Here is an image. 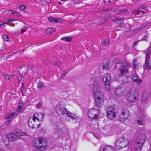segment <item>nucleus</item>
<instances>
[{"label":"nucleus","mask_w":151,"mask_h":151,"mask_svg":"<svg viewBox=\"0 0 151 151\" xmlns=\"http://www.w3.org/2000/svg\"><path fill=\"white\" fill-rule=\"evenodd\" d=\"M114 69H116L117 68V66L116 65H114Z\"/></svg>","instance_id":"6e6d98bb"},{"label":"nucleus","mask_w":151,"mask_h":151,"mask_svg":"<svg viewBox=\"0 0 151 151\" xmlns=\"http://www.w3.org/2000/svg\"><path fill=\"white\" fill-rule=\"evenodd\" d=\"M130 144L129 140L121 137L118 139L115 144V146L117 149H120L128 146Z\"/></svg>","instance_id":"423d86ee"},{"label":"nucleus","mask_w":151,"mask_h":151,"mask_svg":"<svg viewBox=\"0 0 151 151\" xmlns=\"http://www.w3.org/2000/svg\"><path fill=\"white\" fill-rule=\"evenodd\" d=\"M0 151H3V150L1 149H0Z\"/></svg>","instance_id":"13d9d810"},{"label":"nucleus","mask_w":151,"mask_h":151,"mask_svg":"<svg viewBox=\"0 0 151 151\" xmlns=\"http://www.w3.org/2000/svg\"><path fill=\"white\" fill-rule=\"evenodd\" d=\"M18 105L19 106L18 107L22 108L23 105L22 101H20L18 104Z\"/></svg>","instance_id":"f704fd0d"},{"label":"nucleus","mask_w":151,"mask_h":151,"mask_svg":"<svg viewBox=\"0 0 151 151\" xmlns=\"http://www.w3.org/2000/svg\"><path fill=\"white\" fill-rule=\"evenodd\" d=\"M22 109V108L18 107L16 111L17 112H19L21 111Z\"/></svg>","instance_id":"a18cd8bd"},{"label":"nucleus","mask_w":151,"mask_h":151,"mask_svg":"<svg viewBox=\"0 0 151 151\" xmlns=\"http://www.w3.org/2000/svg\"><path fill=\"white\" fill-rule=\"evenodd\" d=\"M25 90V88L24 86V85L23 84V85L22 84V86L20 89V91L22 93L23 92V90Z\"/></svg>","instance_id":"4c0bfd02"},{"label":"nucleus","mask_w":151,"mask_h":151,"mask_svg":"<svg viewBox=\"0 0 151 151\" xmlns=\"http://www.w3.org/2000/svg\"><path fill=\"white\" fill-rule=\"evenodd\" d=\"M145 135L144 134H142L139 133L138 134L137 132L135 134L134 147L136 151H140L141 150L142 146L141 141L145 139Z\"/></svg>","instance_id":"20e7f679"},{"label":"nucleus","mask_w":151,"mask_h":151,"mask_svg":"<svg viewBox=\"0 0 151 151\" xmlns=\"http://www.w3.org/2000/svg\"><path fill=\"white\" fill-rule=\"evenodd\" d=\"M104 3H105V0H104Z\"/></svg>","instance_id":"052dcab7"},{"label":"nucleus","mask_w":151,"mask_h":151,"mask_svg":"<svg viewBox=\"0 0 151 151\" xmlns=\"http://www.w3.org/2000/svg\"><path fill=\"white\" fill-rule=\"evenodd\" d=\"M48 19L50 21L54 23L60 22L63 21L60 19H57L51 17H49Z\"/></svg>","instance_id":"dca6fc26"},{"label":"nucleus","mask_w":151,"mask_h":151,"mask_svg":"<svg viewBox=\"0 0 151 151\" xmlns=\"http://www.w3.org/2000/svg\"><path fill=\"white\" fill-rule=\"evenodd\" d=\"M150 52V51H148L147 52L146 54V61L149 60Z\"/></svg>","instance_id":"7c9ffc66"},{"label":"nucleus","mask_w":151,"mask_h":151,"mask_svg":"<svg viewBox=\"0 0 151 151\" xmlns=\"http://www.w3.org/2000/svg\"><path fill=\"white\" fill-rule=\"evenodd\" d=\"M145 67L147 69H151V60L145 61Z\"/></svg>","instance_id":"4be33fe9"},{"label":"nucleus","mask_w":151,"mask_h":151,"mask_svg":"<svg viewBox=\"0 0 151 151\" xmlns=\"http://www.w3.org/2000/svg\"><path fill=\"white\" fill-rule=\"evenodd\" d=\"M93 92L96 105L98 107H101L104 104V97L103 93L100 90V86L96 82L93 84Z\"/></svg>","instance_id":"f257e3e1"},{"label":"nucleus","mask_w":151,"mask_h":151,"mask_svg":"<svg viewBox=\"0 0 151 151\" xmlns=\"http://www.w3.org/2000/svg\"><path fill=\"white\" fill-rule=\"evenodd\" d=\"M132 78L133 81L138 84L142 83V81L139 79L137 76L136 74H133L132 76Z\"/></svg>","instance_id":"4468645a"},{"label":"nucleus","mask_w":151,"mask_h":151,"mask_svg":"<svg viewBox=\"0 0 151 151\" xmlns=\"http://www.w3.org/2000/svg\"><path fill=\"white\" fill-rule=\"evenodd\" d=\"M54 132L58 137H64L67 133V131L65 129L57 128L55 129Z\"/></svg>","instance_id":"f8f14e48"},{"label":"nucleus","mask_w":151,"mask_h":151,"mask_svg":"<svg viewBox=\"0 0 151 151\" xmlns=\"http://www.w3.org/2000/svg\"><path fill=\"white\" fill-rule=\"evenodd\" d=\"M7 142H5V141L4 142V143L6 145H8L9 144V142L8 141H7Z\"/></svg>","instance_id":"5fc2aeb1"},{"label":"nucleus","mask_w":151,"mask_h":151,"mask_svg":"<svg viewBox=\"0 0 151 151\" xmlns=\"http://www.w3.org/2000/svg\"><path fill=\"white\" fill-rule=\"evenodd\" d=\"M129 67L130 64L126 60L122 62L120 68L121 75H123L124 73L127 72Z\"/></svg>","instance_id":"9d476101"},{"label":"nucleus","mask_w":151,"mask_h":151,"mask_svg":"<svg viewBox=\"0 0 151 151\" xmlns=\"http://www.w3.org/2000/svg\"><path fill=\"white\" fill-rule=\"evenodd\" d=\"M103 151H115L114 148L109 145L105 146L103 148Z\"/></svg>","instance_id":"aec40b11"},{"label":"nucleus","mask_w":151,"mask_h":151,"mask_svg":"<svg viewBox=\"0 0 151 151\" xmlns=\"http://www.w3.org/2000/svg\"><path fill=\"white\" fill-rule=\"evenodd\" d=\"M138 11L140 13V12H141V13H145V12H146V10H145V9H144L143 11L139 10Z\"/></svg>","instance_id":"de8ad7c7"},{"label":"nucleus","mask_w":151,"mask_h":151,"mask_svg":"<svg viewBox=\"0 0 151 151\" xmlns=\"http://www.w3.org/2000/svg\"><path fill=\"white\" fill-rule=\"evenodd\" d=\"M60 64V62L57 61L54 64V65L56 67H58Z\"/></svg>","instance_id":"ea45409f"},{"label":"nucleus","mask_w":151,"mask_h":151,"mask_svg":"<svg viewBox=\"0 0 151 151\" xmlns=\"http://www.w3.org/2000/svg\"><path fill=\"white\" fill-rule=\"evenodd\" d=\"M108 2H109V3H110L111 2V1L110 0H109Z\"/></svg>","instance_id":"4d7b16f0"},{"label":"nucleus","mask_w":151,"mask_h":151,"mask_svg":"<svg viewBox=\"0 0 151 151\" xmlns=\"http://www.w3.org/2000/svg\"><path fill=\"white\" fill-rule=\"evenodd\" d=\"M44 114L41 112L35 113L33 115V118L31 119H30L28 122V125L29 127L32 129L35 128H38L40 125V123L39 124H35L36 120L39 122L42 121L43 120Z\"/></svg>","instance_id":"7ed1b4c3"},{"label":"nucleus","mask_w":151,"mask_h":151,"mask_svg":"<svg viewBox=\"0 0 151 151\" xmlns=\"http://www.w3.org/2000/svg\"><path fill=\"white\" fill-rule=\"evenodd\" d=\"M47 140L43 138H39L35 139L33 142V145L38 150H42L47 147Z\"/></svg>","instance_id":"39448f33"},{"label":"nucleus","mask_w":151,"mask_h":151,"mask_svg":"<svg viewBox=\"0 0 151 151\" xmlns=\"http://www.w3.org/2000/svg\"><path fill=\"white\" fill-rule=\"evenodd\" d=\"M116 109L113 106L108 107L106 109V115L107 118L110 120L114 119L116 116Z\"/></svg>","instance_id":"6e6552de"},{"label":"nucleus","mask_w":151,"mask_h":151,"mask_svg":"<svg viewBox=\"0 0 151 151\" xmlns=\"http://www.w3.org/2000/svg\"><path fill=\"white\" fill-rule=\"evenodd\" d=\"M3 38L4 41H8L9 37L6 35H4L3 37Z\"/></svg>","instance_id":"72a5a7b5"},{"label":"nucleus","mask_w":151,"mask_h":151,"mask_svg":"<svg viewBox=\"0 0 151 151\" xmlns=\"http://www.w3.org/2000/svg\"><path fill=\"white\" fill-rule=\"evenodd\" d=\"M36 106L37 107H40L41 106V104L40 103H39L37 104Z\"/></svg>","instance_id":"09e8293b"},{"label":"nucleus","mask_w":151,"mask_h":151,"mask_svg":"<svg viewBox=\"0 0 151 151\" xmlns=\"http://www.w3.org/2000/svg\"><path fill=\"white\" fill-rule=\"evenodd\" d=\"M138 96V93L134 88L131 89L127 94L126 98L127 101L130 103L135 102Z\"/></svg>","instance_id":"0eeeda50"},{"label":"nucleus","mask_w":151,"mask_h":151,"mask_svg":"<svg viewBox=\"0 0 151 151\" xmlns=\"http://www.w3.org/2000/svg\"><path fill=\"white\" fill-rule=\"evenodd\" d=\"M55 31V29L52 28H49L47 29L45 31V32L47 34H51Z\"/></svg>","instance_id":"5701e85b"},{"label":"nucleus","mask_w":151,"mask_h":151,"mask_svg":"<svg viewBox=\"0 0 151 151\" xmlns=\"http://www.w3.org/2000/svg\"><path fill=\"white\" fill-rule=\"evenodd\" d=\"M73 1L76 4H79L80 3L79 0H73Z\"/></svg>","instance_id":"c03bdc74"},{"label":"nucleus","mask_w":151,"mask_h":151,"mask_svg":"<svg viewBox=\"0 0 151 151\" xmlns=\"http://www.w3.org/2000/svg\"><path fill=\"white\" fill-rule=\"evenodd\" d=\"M15 136V134L13 133H10L7 135L8 139L9 141H14L17 140V137Z\"/></svg>","instance_id":"2eb2a0df"},{"label":"nucleus","mask_w":151,"mask_h":151,"mask_svg":"<svg viewBox=\"0 0 151 151\" xmlns=\"http://www.w3.org/2000/svg\"><path fill=\"white\" fill-rule=\"evenodd\" d=\"M125 81H122V83H125L128 82V78L127 77H125Z\"/></svg>","instance_id":"79ce46f5"},{"label":"nucleus","mask_w":151,"mask_h":151,"mask_svg":"<svg viewBox=\"0 0 151 151\" xmlns=\"http://www.w3.org/2000/svg\"><path fill=\"white\" fill-rule=\"evenodd\" d=\"M26 8V6L24 5H22L19 7V9L20 10H24Z\"/></svg>","instance_id":"a19ab883"},{"label":"nucleus","mask_w":151,"mask_h":151,"mask_svg":"<svg viewBox=\"0 0 151 151\" xmlns=\"http://www.w3.org/2000/svg\"><path fill=\"white\" fill-rule=\"evenodd\" d=\"M24 80V77L22 76H20L18 77V81L20 83H22V84L23 85V81Z\"/></svg>","instance_id":"c756f323"},{"label":"nucleus","mask_w":151,"mask_h":151,"mask_svg":"<svg viewBox=\"0 0 151 151\" xmlns=\"http://www.w3.org/2000/svg\"><path fill=\"white\" fill-rule=\"evenodd\" d=\"M102 44L103 45L106 46L109 45L110 44V42L108 40H106L102 42Z\"/></svg>","instance_id":"cd10ccee"},{"label":"nucleus","mask_w":151,"mask_h":151,"mask_svg":"<svg viewBox=\"0 0 151 151\" xmlns=\"http://www.w3.org/2000/svg\"><path fill=\"white\" fill-rule=\"evenodd\" d=\"M14 76H9L8 75H6L5 76V78L9 80L10 81H12L14 79Z\"/></svg>","instance_id":"a878e982"},{"label":"nucleus","mask_w":151,"mask_h":151,"mask_svg":"<svg viewBox=\"0 0 151 151\" xmlns=\"http://www.w3.org/2000/svg\"><path fill=\"white\" fill-rule=\"evenodd\" d=\"M135 30L137 31V32H139L140 31L141 29L139 28L136 29Z\"/></svg>","instance_id":"3c124183"},{"label":"nucleus","mask_w":151,"mask_h":151,"mask_svg":"<svg viewBox=\"0 0 151 151\" xmlns=\"http://www.w3.org/2000/svg\"><path fill=\"white\" fill-rule=\"evenodd\" d=\"M139 42V41L135 42L134 44V46L137 45Z\"/></svg>","instance_id":"603ef678"},{"label":"nucleus","mask_w":151,"mask_h":151,"mask_svg":"<svg viewBox=\"0 0 151 151\" xmlns=\"http://www.w3.org/2000/svg\"><path fill=\"white\" fill-rule=\"evenodd\" d=\"M28 70V66L23 65L21 66V68L19 70V71L21 72L23 74H25L27 72Z\"/></svg>","instance_id":"f3484780"},{"label":"nucleus","mask_w":151,"mask_h":151,"mask_svg":"<svg viewBox=\"0 0 151 151\" xmlns=\"http://www.w3.org/2000/svg\"><path fill=\"white\" fill-rule=\"evenodd\" d=\"M11 122L12 121L11 120H9L6 122V124L7 125H9L11 123Z\"/></svg>","instance_id":"37998d69"},{"label":"nucleus","mask_w":151,"mask_h":151,"mask_svg":"<svg viewBox=\"0 0 151 151\" xmlns=\"http://www.w3.org/2000/svg\"><path fill=\"white\" fill-rule=\"evenodd\" d=\"M12 21V20L10 19L7 20V22H4L2 21H0V27H2L3 26H4L5 24H6Z\"/></svg>","instance_id":"393cba45"},{"label":"nucleus","mask_w":151,"mask_h":151,"mask_svg":"<svg viewBox=\"0 0 151 151\" xmlns=\"http://www.w3.org/2000/svg\"><path fill=\"white\" fill-rule=\"evenodd\" d=\"M114 63L116 64H119L120 62L119 60L117 59L115 60L114 61Z\"/></svg>","instance_id":"58836bf2"},{"label":"nucleus","mask_w":151,"mask_h":151,"mask_svg":"<svg viewBox=\"0 0 151 151\" xmlns=\"http://www.w3.org/2000/svg\"><path fill=\"white\" fill-rule=\"evenodd\" d=\"M66 74L67 73L65 71H64L63 72L62 75L65 76Z\"/></svg>","instance_id":"864d4df0"},{"label":"nucleus","mask_w":151,"mask_h":151,"mask_svg":"<svg viewBox=\"0 0 151 151\" xmlns=\"http://www.w3.org/2000/svg\"><path fill=\"white\" fill-rule=\"evenodd\" d=\"M27 29V27H25L24 29H22L21 30V33L22 34Z\"/></svg>","instance_id":"e433bc0d"},{"label":"nucleus","mask_w":151,"mask_h":151,"mask_svg":"<svg viewBox=\"0 0 151 151\" xmlns=\"http://www.w3.org/2000/svg\"><path fill=\"white\" fill-rule=\"evenodd\" d=\"M137 65L138 64L136 63V60H134L133 62V66L134 68L135 69Z\"/></svg>","instance_id":"c9c22d12"},{"label":"nucleus","mask_w":151,"mask_h":151,"mask_svg":"<svg viewBox=\"0 0 151 151\" xmlns=\"http://www.w3.org/2000/svg\"><path fill=\"white\" fill-rule=\"evenodd\" d=\"M11 11L10 10H7V11H6V12H5L6 13H7V14H10V13L11 14Z\"/></svg>","instance_id":"8fccbe9b"},{"label":"nucleus","mask_w":151,"mask_h":151,"mask_svg":"<svg viewBox=\"0 0 151 151\" xmlns=\"http://www.w3.org/2000/svg\"><path fill=\"white\" fill-rule=\"evenodd\" d=\"M147 92H143L142 94V99L146 100L147 98Z\"/></svg>","instance_id":"c85d7f7f"},{"label":"nucleus","mask_w":151,"mask_h":151,"mask_svg":"<svg viewBox=\"0 0 151 151\" xmlns=\"http://www.w3.org/2000/svg\"><path fill=\"white\" fill-rule=\"evenodd\" d=\"M137 123L139 125H142L143 124V123L142 121L140 120H137Z\"/></svg>","instance_id":"49530a36"},{"label":"nucleus","mask_w":151,"mask_h":151,"mask_svg":"<svg viewBox=\"0 0 151 151\" xmlns=\"http://www.w3.org/2000/svg\"><path fill=\"white\" fill-rule=\"evenodd\" d=\"M109 61L106 59H105L104 60V62L103 63V68L104 70H108L110 67L109 66Z\"/></svg>","instance_id":"ddd939ff"},{"label":"nucleus","mask_w":151,"mask_h":151,"mask_svg":"<svg viewBox=\"0 0 151 151\" xmlns=\"http://www.w3.org/2000/svg\"><path fill=\"white\" fill-rule=\"evenodd\" d=\"M55 110L59 114L63 115L66 113L67 117H69L74 122L77 121V116L75 114L67 111L65 106L64 105L60 104L57 105L55 108Z\"/></svg>","instance_id":"f03ea898"},{"label":"nucleus","mask_w":151,"mask_h":151,"mask_svg":"<svg viewBox=\"0 0 151 151\" xmlns=\"http://www.w3.org/2000/svg\"><path fill=\"white\" fill-rule=\"evenodd\" d=\"M88 115L89 119L91 120L94 119H96L99 115V111L96 109H91L88 111Z\"/></svg>","instance_id":"1a4fd4ad"},{"label":"nucleus","mask_w":151,"mask_h":151,"mask_svg":"<svg viewBox=\"0 0 151 151\" xmlns=\"http://www.w3.org/2000/svg\"><path fill=\"white\" fill-rule=\"evenodd\" d=\"M11 14L12 15H14L17 16H20V14L17 12L15 11H14L12 12H11Z\"/></svg>","instance_id":"473e14b6"},{"label":"nucleus","mask_w":151,"mask_h":151,"mask_svg":"<svg viewBox=\"0 0 151 151\" xmlns=\"http://www.w3.org/2000/svg\"><path fill=\"white\" fill-rule=\"evenodd\" d=\"M129 115V112L127 110L123 109L119 116V119L121 121H124L128 119Z\"/></svg>","instance_id":"9b49d317"},{"label":"nucleus","mask_w":151,"mask_h":151,"mask_svg":"<svg viewBox=\"0 0 151 151\" xmlns=\"http://www.w3.org/2000/svg\"><path fill=\"white\" fill-rule=\"evenodd\" d=\"M59 4H61V2H59Z\"/></svg>","instance_id":"bf43d9fd"},{"label":"nucleus","mask_w":151,"mask_h":151,"mask_svg":"<svg viewBox=\"0 0 151 151\" xmlns=\"http://www.w3.org/2000/svg\"><path fill=\"white\" fill-rule=\"evenodd\" d=\"M15 134V136H16L17 139H19V137L21 136H25L26 135V133L20 131H17Z\"/></svg>","instance_id":"a211bd4d"},{"label":"nucleus","mask_w":151,"mask_h":151,"mask_svg":"<svg viewBox=\"0 0 151 151\" xmlns=\"http://www.w3.org/2000/svg\"><path fill=\"white\" fill-rule=\"evenodd\" d=\"M72 39V38L71 37H65L62 38L61 39V40H63L67 42L71 41Z\"/></svg>","instance_id":"b1692460"},{"label":"nucleus","mask_w":151,"mask_h":151,"mask_svg":"<svg viewBox=\"0 0 151 151\" xmlns=\"http://www.w3.org/2000/svg\"><path fill=\"white\" fill-rule=\"evenodd\" d=\"M110 79V76L109 74H106L103 77V80L104 83H109Z\"/></svg>","instance_id":"6ab92c4d"},{"label":"nucleus","mask_w":151,"mask_h":151,"mask_svg":"<svg viewBox=\"0 0 151 151\" xmlns=\"http://www.w3.org/2000/svg\"><path fill=\"white\" fill-rule=\"evenodd\" d=\"M17 114L16 113H12L10 114L7 115L5 117V119H12L14 117H16L17 116Z\"/></svg>","instance_id":"412c9836"},{"label":"nucleus","mask_w":151,"mask_h":151,"mask_svg":"<svg viewBox=\"0 0 151 151\" xmlns=\"http://www.w3.org/2000/svg\"><path fill=\"white\" fill-rule=\"evenodd\" d=\"M38 88L39 89H41L44 87V85L42 83H39L37 85Z\"/></svg>","instance_id":"2f4dec72"},{"label":"nucleus","mask_w":151,"mask_h":151,"mask_svg":"<svg viewBox=\"0 0 151 151\" xmlns=\"http://www.w3.org/2000/svg\"><path fill=\"white\" fill-rule=\"evenodd\" d=\"M104 83L105 88L108 91L110 90L111 89V86L110 84V82L105 83Z\"/></svg>","instance_id":"bb28decb"}]
</instances>
